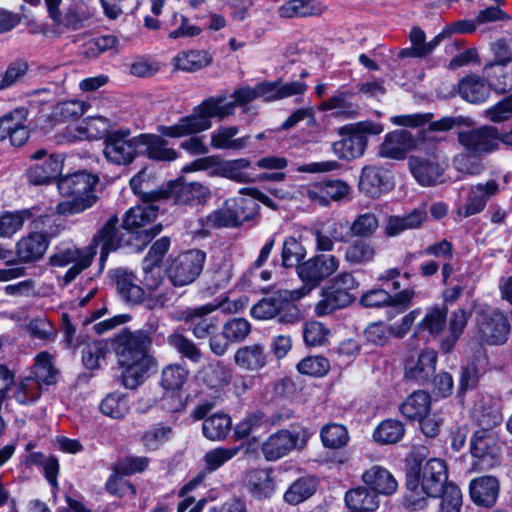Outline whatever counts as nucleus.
Instances as JSON below:
<instances>
[{"label":"nucleus","mask_w":512,"mask_h":512,"mask_svg":"<svg viewBox=\"0 0 512 512\" xmlns=\"http://www.w3.org/2000/svg\"><path fill=\"white\" fill-rule=\"evenodd\" d=\"M469 318L470 313L464 308H458L450 314L447 334L440 343V349L443 352L448 353L454 348L460 336L463 334Z\"/></svg>","instance_id":"36"},{"label":"nucleus","mask_w":512,"mask_h":512,"mask_svg":"<svg viewBox=\"0 0 512 512\" xmlns=\"http://www.w3.org/2000/svg\"><path fill=\"white\" fill-rule=\"evenodd\" d=\"M306 443V432H291L281 429L271 434L261 446L264 458L267 461H276L288 455L296 448H302Z\"/></svg>","instance_id":"16"},{"label":"nucleus","mask_w":512,"mask_h":512,"mask_svg":"<svg viewBox=\"0 0 512 512\" xmlns=\"http://www.w3.org/2000/svg\"><path fill=\"white\" fill-rule=\"evenodd\" d=\"M63 159L59 155H50L42 163L32 165L28 178L34 184H44L58 178L62 171Z\"/></svg>","instance_id":"34"},{"label":"nucleus","mask_w":512,"mask_h":512,"mask_svg":"<svg viewBox=\"0 0 512 512\" xmlns=\"http://www.w3.org/2000/svg\"><path fill=\"white\" fill-rule=\"evenodd\" d=\"M98 183V177L85 171L77 172L58 180L59 192L70 199L58 203V214L70 216L81 213L92 207L97 197L94 187Z\"/></svg>","instance_id":"5"},{"label":"nucleus","mask_w":512,"mask_h":512,"mask_svg":"<svg viewBox=\"0 0 512 512\" xmlns=\"http://www.w3.org/2000/svg\"><path fill=\"white\" fill-rule=\"evenodd\" d=\"M437 359V352L428 348L407 356L404 360L405 379L418 385L427 384L435 374Z\"/></svg>","instance_id":"17"},{"label":"nucleus","mask_w":512,"mask_h":512,"mask_svg":"<svg viewBox=\"0 0 512 512\" xmlns=\"http://www.w3.org/2000/svg\"><path fill=\"white\" fill-rule=\"evenodd\" d=\"M379 222L374 213L366 212L358 215L350 226L351 233L356 237H371L378 229Z\"/></svg>","instance_id":"61"},{"label":"nucleus","mask_w":512,"mask_h":512,"mask_svg":"<svg viewBox=\"0 0 512 512\" xmlns=\"http://www.w3.org/2000/svg\"><path fill=\"white\" fill-rule=\"evenodd\" d=\"M118 218L110 217L100 231L93 237L89 246L78 248L71 243H61L49 258L52 266L65 267L73 264L64 274L63 281L67 285L83 270L87 269L100 247V263L103 264L108 254L123 244V239L117 229Z\"/></svg>","instance_id":"1"},{"label":"nucleus","mask_w":512,"mask_h":512,"mask_svg":"<svg viewBox=\"0 0 512 512\" xmlns=\"http://www.w3.org/2000/svg\"><path fill=\"white\" fill-rule=\"evenodd\" d=\"M409 167L415 180L422 186H431L443 181L444 167L435 155L411 156Z\"/></svg>","instance_id":"19"},{"label":"nucleus","mask_w":512,"mask_h":512,"mask_svg":"<svg viewBox=\"0 0 512 512\" xmlns=\"http://www.w3.org/2000/svg\"><path fill=\"white\" fill-rule=\"evenodd\" d=\"M204 261L205 254L200 250H189L178 255L167 269L169 280L178 287L191 284L200 275Z\"/></svg>","instance_id":"13"},{"label":"nucleus","mask_w":512,"mask_h":512,"mask_svg":"<svg viewBox=\"0 0 512 512\" xmlns=\"http://www.w3.org/2000/svg\"><path fill=\"white\" fill-rule=\"evenodd\" d=\"M448 310L446 307H430L417 326L418 330H426L431 335H439L446 324Z\"/></svg>","instance_id":"55"},{"label":"nucleus","mask_w":512,"mask_h":512,"mask_svg":"<svg viewBox=\"0 0 512 512\" xmlns=\"http://www.w3.org/2000/svg\"><path fill=\"white\" fill-rule=\"evenodd\" d=\"M355 300L352 293L331 288L323 291L322 299L315 306V313L318 316H325L337 309L350 305Z\"/></svg>","instance_id":"40"},{"label":"nucleus","mask_w":512,"mask_h":512,"mask_svg":"<svg viewBox=\"0 0 512 512\" xmlns=\"http://www.w3.org/2000/svg\"><path fill=\"white\" fill-rule=\"evenodd\" d=\"M14 397L19 404H32L40 397V384L33 377H26L19 382Z\"/></svg>","instance_id":"63"},{"label":"nucleus","mask_w":512,"mask_h":512,"mask_svg":"<svg viewBox=\"0 0 512 512\" xmlns=\"http://www.w3.org/2000/svg\"><path fill=\"white\" fill-rule=\"evenodd\" d=\"M308 294V289H279L271 296L260 300L251 308V315L258 320L278 317L284 324H294L301 319L299 308L294 304Z\"/></svg>","instance_id":"6"},{"label":"nucleus","mask_w":512,"mask_h":512,"mask_svg":"<svg viewBox=\"0 0 512 512\" xmlns=\"http://www.w3.org/2000/svg\"><path fill=\"white\" fill-rule=\"evenodd\" d=\"M151 338L143 331L127 332L118 339V361L122 368V384L128 389L141 385L155 369L150 353Z\"/></svg>","instance_id":"3"},{"label":"nucleus","mask_w":512,"mask_h":512,"mask_svg":"<svg viewBox=\"0 0 512 512\" xmlns=\"http://www.w3.org/2000/svg\"><path fill=\"white\" fill-rule=\"evenodd\" d=\"M240 451V447L218 446L208 450L203 456L204 470L212 473L219 470L232 460Z\"/></svg>","instance_id":"48"},{"label":"nucleus","mask_w":512,"mask_h":512,"mask_svg":"<svg viewBox=\"0 0 512 512\" xmlns=\"http://www.w3.org/2000/svg\"><path fill=\"white\" fill-rule=\"evenodd\" d=\"M326 6L319 0H289L282 4L277 13L285 19L320 16Z\"/></svg>","instance_id":"30"},{"label":"nucleus","mask_w":512,"mask_h":512,"mask_svg":"<svg viewBox=\"0 0 512 512\" xmlns=\"http://www.w3.org/2000/svg\"><path fill=\"white\" fill-rule=\"evenodd\" d=\"M446 463L432 458L412 469L407 475L405 503L408 508L417 510L426 506L428 497H437L447 483Z\"/></svg>","instance_id":"4"},{"label":"nucleus","mask_w":512,"mask_h":512,"mask_svg":"<svg viewBox=\"0 0 512 512\" xmlns=\"http://www.w3.org/2000/svg\"><path fill=\"white\" fill-rule=\"evenodd\" d=\"M431 407V397L425 391H415L400 405L401 414L410 420H422L428 415Z\"/></svg>","instance_id":"39"},{"label":"nucleus","mask_w":512,"mask_h":512,"mask_svg":"<svg viewBox=\"0 0 512 512\" xmlns=\"http://www.w3.org/2000/svg\"><path fill=\"white\" fill-rule=\"evenodd\" d=\"M416 146V141L407 130L388 133L379 147L378 154L383 158L400 160Z\"/></svg>","instance_id":"21"},{"label":"nucleus","mask_w":512,"mask_h":512,"mask_svg":"<svg viewBox=\"0 0 512 512\" xmlns=\"http://www.w3.org/2000/svg\"><path fill=\"white\" fill-rule=\"evenodd\" d=\"M34 379L38 383L52 384L56 380L57 371L52 362V355L47 351L40 352L35 357L33 367Z\"/></svg>","instance_id":"57"},{"label":"nucleus","mask_w":512,"mask_h":512,"mask_svg":"<svg viewBox=\"0 0 512 512\" xmlns=\"http://www.w3.org/2000/svg\"><path fill=\"white\" fill-rule=\"evenodd\" d=\"M487 83L495 91L504 93L512 88V64L504 62L490 63L484 67Z\"/></svg>","instance_id":"37"},{"label":"nucleus","mask_w":512,"mask_h":512,"mask_svg":"<svg viewBox=\"0 0 512 512\" xmlns=\"http://www.w3.org/2000/svg\"><path fill=\"white\" fill-rule=\"evenodd\" d=\"M375 255L376 249L371 242L357 239L346 246L344 260L350 265H366L374 260Z\"/></svg>","instance_id":"45"},{"label":"nucleus","mask_w":512,"mask_h":512,"mask_svg":"<svg viewBox=\"0 0 512 512\" xmlns=\"http://www.w3.org/2000/svg\"><path fill=\"white\" fill-rule=\"evenodd\" d=\"M391 188L392 183L387 171L372 165L362 169L359 189L367 196L377 198Z\"/></svg>","instance_id":"24"},{"label":"nucleus","mask_w":512,"mask_h":512,"mask_svg":"<svg viewBox=\"0 0 512 512\" xmlns=\"http://www.w3.org/2000/svg\"><path fill=\"white\" fill-rule=\"evenodd\" d=\"M108 353L107 344L103 341H93L88 343L82 352V361L87 369H96L101 367Z\"/></svg>","instance_id":"60"},{"label":"nucleus","mask_w":512,"mask_h":512,"mask_svg":"<svg viewBox=\"0 0 512 512\" xmlns=\"http://www.w3.org/2000/svg\"><path fill=\"white\" fill-rule=\"evenodd\" d=\"M104 156L115 165H128L140 154L139 135L130 137V130L120 129L107 133L104 141Z\"/></svg>","instance_id":"11"},{"label":"nucleus","mask_w":512,"mask_h":512,"mask_svg":"<svg viewBox=\"0 0 512 512\" xmlns=\"http://www.w3.org/2000/svg\"><path fill=\"white\" fill-rule=\"evenodd\" d=\"M38 231L21 237L15 244V252L20 263L29 264L39 261L49 247V237L56 236L60 229L53 216L44 215L33 221Z\"/></svg>","instance_id":"8"},{"label":"nucleus","mask_w":512,"mask_h":512,"mask_svg":"<svg viewBox=\"0 0 512 512\" xmlns=\"http://www.w3.org/2000/svg\"><path fill=\"white\" fill-rule=\"evenodd\" d=\"M211 62V55L201 50L182 51L173 59L174 66L185 72L200 70L208 66Z\"/></svg>","instance_id":"47"},{"label":"nucleus","mask_w":512,"mask_h":512,"mask_svg":"<svg viewBox=\"0 0 512 512\" xmlns=\"http://www.w3.org/2000/svg\"><path fill=\"white\" fill-rule=\"evenodd\" d=\"M352 94L348 92H337L319 105L321 111H332L336 117L345 119L355 118L358 115V108L350 101Z\"/></svg>","instance_id":"41"},{"label":"nucleus","mask_w":512,"mask_h":512,"mask_svg":"<svg viewBox=\"0 0 512 512\" xmlns=\"http://www.w3.org/2000/svg\"><path fill=\"white\" fill-rule=\"evenodd\" d=\"M340 266V260L331 254H319L309 258L297 267V273L303 281L302 288L308 293L322 281L334 274Z\"/></svg>","instance_id":"12"},{"label":"nucleus","mask_w":512,"mask_h":512,"mask_svg":"<svg viewBox=\"0 0 512 512\" xmlns=\"http://www.w3.org/2000/svg\"><path fill=\"white\" fill-rule=\"evenodd\" d=\"M101 412L113 419H122L130 411V401L127 395L121 392L108 394L100 404Z\"/></svg>","instance_id":"51"},{"label":"nucleus","mask_w":512,"mask_h":512,"mask_svg":"<svg viewBox=\"0 0 512 512\" xmlns=\"http://www.w3.org/2000/svg\"><path fill=\"white\" fill-rule=\"evenodd\" d=\"M188 369L181 364H170L162 370L161 385L166 390H179L186 383Z\"/></svg>","instance_id":"59"},{"label":"nucleus","mask_w":512,"mask_h":512,"mask_svg":"<svg viewBox=\"0 0 512 512\" xmlns=\"http://www.w3.org/2000/svg\"><path fill=\"white\" fill-rule=\"evenodd\" d=\"M269 354L261 343H253L239 347L234 353L235 365L243 371L256 372L268 363Z\"/></svg>","instance_id":"23"},{"label":"nucleus","mask_w":512,"mask_h":512,"mask_svg":"<svg viewBox=\"0 0 512 512\" xmlns=\"http://www.w3.org/2000/svg\"><path fill=\"white\" fill-rule=\"evenodd\" d=\"M139 149L150 159L157 161H173L178 157L177 151L168 148L167 142L160 135L140 134Z\"/></svg>","instance_id":"33"},{"label":"nucleus","mask_w":512,"mask_h":512,"mask_svg":"<svg viewBox=\"0 0 512 512\" xmlns=\"http://www.w3.org/2000/svg\"><path fill=\"white\" fill-rule=\"evenodd\" d=\"M32 216L29 210L6 212L0 216V237L11 238L20 231Z\"/></svg>","instance_id":"54"},{"label":"nucleus","mask_w":512,"mask_h":512,"mask_svg":"<svg viewBox=\"0 0 512 512\" xmlns=\"http://www.w3.org/2000/svg\"><path fill=\"white\" fill-rule=\"evenodd\" d=\"M218 309L219 306L214 303H207L183 310L181 318L189 324L197 339H205L217 330L219 320L212 314Z\"/></svg>","instance_id":"18"},{"label":"nucleus","mask_w":512,"mask_h":512,"mask_svg":"<svg viewBox=\"0 0 512 512\" xmlns=\"http://www.w3.org/2000/svg\"><path fill=\"white\" fill-rule=\"evenodd\" d=\"M320 437L323 445L331 449L342 448L349 440L346 427L336 423L323 426L320 432Z\"/></svg>","instance_id":"58"},{"label":"nucleus","mask_w":512,"mask_h":512,"mask_svg":"<svg viewBox=\"0 0 512 512\" xmlns=\"http://www.w3.org/2000/svg\"><path fill=\"white\" fill-rule=\"evenodd\" d=\"M166 29L169 31L168 37L173 40L195 37L201 33V29L198 26L192 25L186 16L177 12H174L166 23Z\"/></svg>","instance_id":"53"},{"label":"nucleus","mask_w":512,"mask_h":512,"mask_svg":"<svg viewBox=\"0 0 512 512\" xmlns=\"http://www.w3.org/2000/svg\"><path fill=\"white\" fill-rule=\"evenodd\" d=\"M306 256V249L294 237H288L283 243L282 264L285 267L300 265L299 262Z\"/></svg>","instance_id":"64"},{"label":"nucleus","mask_w":512,"mask_h":512,"mask_svg":"<svg viewBox=\"0 0 512 512\" xmlns=\"http://www.w3.org/2000/svg\"><path fill=\"white\" fill-rule=\"evenodd\" d=\"M491 86L477 75H468L458 84L459 95L467 102L478 104L490 95Z\"/></svg>","instance_id":"35"},{"label":"nucleus","mask_w":512,"mask_h":512,"mask_svg":"<svg viewBox=\"0 0 512 512\" xmlns=\"http://www.w3.org/2000/svg\"><path fill=\"white\" fill-rule=\"evenodd\" d=\"M473 416L482 427L492 429L503 420L498 401L490 395H481L474 404Z\"/></svg>","instance_id":"28"},{"label":"nucleus","mask_w":512,"mask_h":512,"mask_svg":"<svg viewBox=\"0 0 512 512\" xmlns=\"http://www.w3.org/2000/svg\"><path fill=\"white\" fill-rule=\"evenodd\" d=\"M110 276L122 300L133 305L143 302L145 289L137 284V277L132 271L119 267L112 270Z\"/></svg>","instance_id":"20"},{"label":"nucleus","mask_w":512,"mask_h":512,"mask_svg":"<svg viewBox=\"0 0 512 512\" xmlns=\"http://www.w3.org/2000/svg\"><path fill=\"white\" fill-rule=\"evenodd\" d=\"M499 191L495 180L478 183L470 187L466 204L458 211L463 217H470L484 210L488 200Z\"/></svg>","instance_id":"22"},{"label":"nucleus","mask_w":512,"mask_h":512,"mask_svg":"<svg viewBox=\"0 0 512 512\" xmlns=\"http://www.w3.org/2000/svg\"><path fill=\"white\" fill-rule=\"evenodd\" d=\"M174 437L173 427L165 423H157L145 430L140 441L147 451H156Z\"/></svg>","instance_id":"43"},{"label":"nucleus","mask_w":512,"mask_h":512,"mask_svg":"<svg viewBox=\"0 0 512 512\" xmlns=\"http://www.w3.org/2000/svg\"><path fill=\"white\" fill-rule=\"evenodd\" d=\"M458 141L469 154L481 156L499 148V131L494 126H481L476 129L458 131Z\"/></svg>","instance_id":"15"},{"label":"nucleus","mask_w":512,"mask_h":512,"mask_svg":"<svg viewBox=\"0 0 512 512\" xmlns=\"http://www.w3.org/2000/svg\"><path fill=\"white\" fill-rule=\"evenodd\" d=\"M167 342L172 348L191 362L199 363L201 361V350L191 339L183 334L174 332L168 336Z\"/></svg>","instance_id":"56"},{"label":"nucleus","mask_w":512,"mask_h":512,"mask_svg":"<svg viewBox=\"0 0 512 512\" xmlns=\"http://www.w3.org/2000/svg\"><path fill=\"white\" fill-rule=\"evenodd\" d=\"M231 426L232 420L227 414L216 413L204 419L202 432L211 441H222L229 434Z\"/></svg>","instance_id":"46"},{"label":"nucleus","mask_w":512,"mask_h":512,"mask_svg":"<svg viewBox=\"0 0 512 512\" xmlns=\"http://www.w3.org/2000/svg\"><path fill=\"white\" fill-rule=\"evenodd\" d=\"M251 168V161L247 158L231 160H219L214 175L229 179L236 183L246 184L256 180L254 174L248 170Z\"/></svg>","instance_id":"27"},{"label":"nucleus","mask_w":512,"mask_h":512,"mask_svg":"<svg viewBox=\"0 0 512 512\" xmlns=\"http://www.w3.org/2000/svg\"><path fill=\"white\" fill-rule=\"evenodd\" d=\"M248 490L257 498L270 497L275 491L271 469H252L247 473Z\"/></svg>","instance_id":"38"},{"label":"nucleus","mask_w":512,"mask_h":512,"mask_svg":"<svg viewBox=\"0 0 512 512\" xmlns=\"http://www.w3.org/2000/svg\"><path fill=\"white\" fill-rule=\"evenodd\" d=\"M237 126H220L210 134V145L218 150L239 151L247 147L249 136L237 137Z\"/></svg>","instance_id":"31"},{"label":"nucleus","mask_w":512,"mask_h":512,"mask_svg":"<svg viewBox=\"0 0 512 512\" xmlns=\"http://www.w3.org/2000/svg\"><path fill=\"white\" fill-rule=\"evenodd\" d=\"M476 314V337L487 345H503L506 343L510 324L507 317L498 309L484 303L474 302Z\"/></svg>","instance_id":"9"},{"label":"nucleus","mask_w":512,"mask_h":512,"mask_svg":"<svg viewBox=\"0 0 512 512\" xmlns=\"http://www.w3.org/2000/svg\"><path fill=\"white\" fill-rule=\"evenodd\" d=\"M382 132L383 126L373 121L345 125L339 129L341 139L332 144V151L342 160L358 159L365 153L368 143L367 135H378Z\"/></svg>","instance_id":"7"},{"label":"nucleus","mask_w":512,"mask_h":512,"mask_svg":"<svg viewBox=\"0 0 512 512\" xmlns=\"http://www.w3.org/2000/svg\"><path fill=\"white\" fill-rule=\"evenodd\" d=\"M498 493L499 481L494 476H481L470 482V496L477 505L493 506L498 498Z\"/></svg>","instance_id":"29"},{"label":"nucleus","mask_w":512,"mask_h":512,"mask_svg":"<svg viewBox=\"0 0 512 512\" xmlns=\"http://www.w3.org/2000/svg\"><path fill=\"white\" fill-rule=\"evenodd\" d=\"M427 220V211L423 207L415 208L404 215H391L385 225V234L395 237L407 230L419 229Z\"/></svg>","instance_id":"26"},{"label":"nucleus","mask_w":512,"mask_h":512,"mask_svg":"<svg viewBox=\"0 0 512 512\" xmlns=\"http://www.w3.org/2000/svg\"><path fill=\"white\" fill-rule=\"evenodd\" d=\"M223 335L231 343H239L244 341L251 332L250 323L244 318H232L224 323Z\"/></svg>","instance_id":"62"},{"label":"nucleus","mask_w":512,"mask_h":512,"mask_svg":"<svg viewBox=\"0 0 512 512\" xmlns=\"http://www.w3.org/2000/svg\"><path fill=\"white\" fill-rule=\"evenodd\" d=\"M364 484L378 495L390 496L398 489V482L392 473L379 465H374L362 474Z\"/></svg>","instance_id":"25"},{"label":"nucleus","mask_w":512,"mask_h":512,"mask_svg":"<svg viewBox=\"0 0 512 512\" xmlns=\"http://www.w3.org/2000/svg\"><path fill=\"white\" fill-rule=\"evenodd\" d=\"M174 202L178 205H199L209 198V189L197 182L177 183L171 190Z\"/></svg>","instance_id":"32"},{"label":"nucleus","mask_w":512,"mask_h":512,"mask_svg":"<svg viewBox=\"0 0 512 512\" xmlns=\"http://www.w3.org/2000/svg\"><path fill=\"white\" fill-rule=\"evenodd\" d=\"M245 217L242 214L234 213L231 200L225 202V205L207 216V225L209 227H236L245 223Z\"/></svg>","instance_id":"49"},{"label":"nucleus","mask_w":512,"mask_h":512,"mask_svg":"<svg viewBox=\"0 0 512 512\" xmlns=\"http://www.w3.org/2000/svg\"><path fill=\"white\" fill-rule=\"evenodd\" d=\"M470 452L474 471L489 470L501 464L503 445L493 429H479L471 437Z\"/></svg>","instance_id":"10"},{"label":"nucleus","mask_w":512,"mask_h":512,"mask_svg":"<svg viewBox=\"0 0 512 512\" xmlns=\"http://www.w3.org/2000/svg\"><path fill=\"white\" fill-rule=\"evenodd\" d=\"M317 481L312 477H303L294 481L284 494V500L297 505L310 498L316 491Z\"/></svg>","instance_id":"50"},{"label":"nucleus","mask_w":512,"mask_h":512,"mask_svg":"<svg viewBox=\"0 0 512 512\" xmlns=\"http://www.w3.org/2000/svg\"><path fill=\"white\" fill-rule=\"evenodd\" d=\"M25 329L31 338L37 339L43 343L53 342L57 337L56 327L44 316L30 319Z\"/></svg>","instance_id":"52"},{"label":"nucleus","mask_w":512,"mask_h":512,"mask_svg":"<svg viewBox=\"0 0 512 512\" xmlns=\"http://www.w3.org/2000/svg\"><path fill=\"white\" fill-rule=\"evenodd\" d=\"M405 435L404 424L397 419H386L380 422L373 431L374 441L383 445L398 443Z\"/></svg>","instance_id":"44"},{"label":"nucleus","mask_w":512,"mask_h":512,"mask_svg":"<svg viewBox=\"0 0 512 512\" xmlns=\"http://www.w3.org/2000/svg\"><path fill=\"white\" fill-rule=\"evenodd\" d=\"M157 217V208L152 204H145L130 208L123 219V227L136 239L142 240L146 244L160 233V226H152L149 229L145 227L152 223Z\"/></svg>","instance_id":"14"},{"label":"nucleus","mask_w":512,"mask_h":512,"mask_svg":"<svg viewBox=\"0 0 512 512\" xmlns=\"http://www.w3.org/2000/svg\"><path fill=\"white\" fill-rule=\"evenodd\" d=\"M234 101L226 102L222 96L209 97L194 108L193 113L184 116L173 125H160L161 136L182 138L211 128V118L223 119L234 113L236 105H244L258 98L257 86L242 87L232 94Z\"/></svg>","instance_id":"2"},{"label":"nucleus","mask_w":512,"mask_h":512,"mask_svg":"<svg viewBox=\"0 0 512 512\" xmlns=\"http://www.w3.org/2000/svg\"><path fill=\"white\" fill-rule=\"evenodd\" d=\"M345 502L350 509L360 512L374 511L379 507L378 496L367 486L348 491Z\"/></svg>","instance_id":"42"}]
</instances>
